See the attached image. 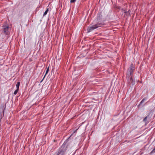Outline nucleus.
<instances>
[{"label": "nucleus", "mask_w": 155, "mask_h": 155, "mask_svg": "<svg viewBox=\"0 0 155 155\" xmlns=\"http://www.w3.org/2000/svg\"><path fill=\"white\" fill-rule=\"evenodd\" d=\"M68 144L67 142H64L62 146L59 148L56 155H65L68 148Z\"/></svg>", "instance_id": "f257e3e1"}, {"label": "nucleus", "mask_w": 155, "mask_h": 155, "mask_svg": "<svg viewBox=\"0 0 155 155\" xmlns=\"http://www.w3.org/2000/svg\"><path fill=\"white\" fill-rule=\"evenodd\" d=\"M105 25V23L103 21L101 22L99 21L95 24L92 25V24H91L90 25L87 29V33H89L92 31L97 28L101 27Z\"/></svg>", "instance_id": "f03ea898"}, {"label": "nucleus", "mask_w": 155, "mask_h": 155, "mask_svg": "<svg viewBox=\"0 0 155 155\" xmlns=\"http://www.w3.org/2000/svg\"><path fill=\"white\" fill-rule=\"evenodd\" d=\"M9 21L8 20V21H6L5 23V24L2 26L3 28V32L6 35H8L9 32V30L10 27L9 26L8 22Z\"/></svg>", "instance_id": "7ed1b4c3"}, {"label": "nucleus", "mask_w": 155, "mask_h": 155, "mask_svg": "<svg viewBox=\"0 0 155 155\" xmlns=\"http://www.w3.org/2000/svg\"><path fill=\"white\" fill-rule=\"evenodd\" d=\"M134 65L133 64H131L128 70L127 74V77H128L129 76H132L133 72L134 71Z\"/></svg>", "instance_id": "20e7f679"}, {"label": "nucleus", "mask_w": 155, "mask_h": 155, "mask_svg": "<svg viewBox=\"0 0 155 155\" xmlns=\"http://www.w3.org/2000/svg\"><path fill=\"white\" fill-rule=\"evenodd\" d=\"M127 77V82L129 85H133L135 84V81L133 78L132 76H129Z\"/></svg>", "instance_id": "39448f33"}, {"label": "nucleus", "mask_w": 155, "mask_h": 155, "mask_svg": "<svg viewBox=\"0 0 155 155\" xmlns=\"http://www.w3.org/2000/svg\"><path fill=\"white\" fill-rule=\"evenodd\" d=\"M130 10H129L128 11H126L124 12L122 14V16L125 17L126 16H128L130 15Z\"/></svg>", "instance_id": "423d86ee"}, {"label": "nucleus", "mask_w": 155, "mask_h": 155, "mask_svg": "<svg viewBox=\"0 0 155 155\" xmlns=\"http://www.w3.org/2000/svg\"><path fill=\"white\" fill-rule=\"evenodd\" d=\"M152 115V113L151 112H150L149 113V115L147 116H146V120H147V118H150L151 117Z\"/></svg>", "instance_id": "0eeeda50"}, {"label": "nucleus", "mask_w": 155, "mask_h": 155, "mask_svg": "<svg viewBox=\"0 0 155 155\" xmlns=\"http://www.w3.org/2000/svg\"><path fill=\"white\" fill-rule=\"evenodd\" d=\"M20 85V82H17V84H16V87L17 88V89L19 90V87Z\"/></svg>", "instance_id": "6e6552de"}, {"label": "nucleus", "mask_w": 155, "mask_h": 155, "mask_svg": "<svg viewBox=\"0 0 155 155\" xmlns=\"http://www.w3.org/2000/svg\"><path fill=\"white\" fill-rule=\"evenodd\" d=\"M48 11V8H47V9L46 10L45 12L43 15V16H45L47 14Z\"/></svg>", "instance_id": "1a4fd4ad"}, {"label": "nucleus", "mask_w": 155, "mask_h": 155, "mask_svg": "<svg viewBox=\"0 0 155 155\" xmlns=\"http://www.w3.org/2000/svg\"><path fill=\"white\" fill-rule=\"evenodd\" d=\"M144 100H145V98H144L142 100V101H141V102H140V104L138 106H139V107H140L142 105V104L144 101Z\"/></svg>", "instance_id": "9d476101"}, {"label": "nucleus", "mask_w": 155, "mask_h": 155, "mask_svg": "<svg viewBox=\"0 0 155 155\" xmlns=\"http://www.w3.org/2000/svg\"><path fill=\"white\" fill-rule=\"evenodd\" d=\"M49 68H48L47 69V70H46V73H45V75H44V77H43V79L42 80H43V79H44V78H45V76H46V74H47V73H48V71H49Z\"/></svg>", "instance_id": "9b49d317"}, {"label": "nucleus", "mask_w": 155, "mask_h": 155, "mask_svg": "<svg viewBox=\"0 0 155 155\" xmlns=\"http://www.w3.org/2000/svg\"><path fill=\"white\" fill-rule=\"evenodd\" d=\"M19 90H18V89H16V90H15V91L14 92V95H15L17 94V93L18 91H19Z\"/></svg>", "instance_id": "f8f14e48"}, {"label": "nucleus", "mask_w": 155, "mask_h": 155, "mask_svg": "<svg viewBox=\"0 0 155 155\" xmlns=\"http://www.w3.org/2000/svg\"><path fill=\"white\" fill-rule=\"evenodd\" d=\"M76 1V0H71L70 3H73Z\"/></svg>", "instance_id": "ddd939ff"}, {"label": "nucleus", "mask_w": 155, "mask_h": 155, "mask_svg": "<svg viewBox=\"0 0 155 155\" xmlns=\"http://www.w3.org/2000/svg\"><path fill=\"white\" fill-rule=\"evenodd\" d=\"M155 152V147L152 150V152H151V153H154Z\"/></svg>", "instance_id": "4468645a"}, {"label": "nucleus", "mask_w": 155, "mask_h": 155, "mask_svg": "<svg viewBox=\"0 0 155 155\" xmlns=\"http://www.w3.org/2000/svg\"><path fill=\"white\" fill-rule=\"evenodd\" d=\"M121 10H122V12H126L125 10H124L123 8H122L121 9Z\"/></svg>", "instance_id": "2eb2a0df"}, {"label": "nucleus", "mask_w": 155, "mask_h": 155, "mask_svg": "<svg viewBox=\"0 0 155 155\" xmlns=\"http://www.w3.org/2000/svg\"><path fill=\"white\" fill-rule=\"evenodd\" d=\"M143 121H145V117H144L143 119Z\"/></svg>", "instance_id": "dca6fc26"}, {"label": "nucleus", "mask_w": 155, "mask_h": 155, "mask_svg": "<svg viewBox=\"0 0 155 155\" xmlns=\"http://www.w3.org/2000/svg\"><path fill=\"white\" fill-rule=\"evenodd\" d=\"M151 139V137H150V140H149V141H148V143H150V140Z\"/></svg>", "instance_id": "f3484780"}, {"label": "nucleus", "mask_w": 155, "mask_h": 155, "mask_svg": "<svg viewBox=\"0 0 155 155\" xmlns=\"http://www.w3.org/2000/svg\"><path fill=\"white\" fill-rule=\"evenodd\" d=\"M126 18L127 19L128 18Z\"/></svg>", "instance_id": "a211bd4d"}]
</instances>
